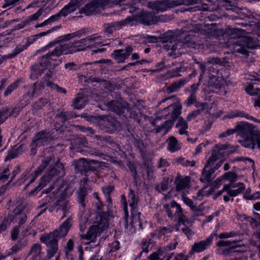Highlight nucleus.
Instances as JSON below:
<instances>
[{
  "label": "nucleus",
  "instance_id": "obj_1",
  "mask_svg": "<svg viewBox=\"0 0 260 260\" xmlns=\"http://www.w3.org/2000/svg\"><path fill=\"white\" fill-rule=\"evenodd\" d=\"M96 39V37L92 35L80 40H74L73 42L56 46L53 51L48 52L39 58L38 64L45 70L48 66H51V61L57 60L58 57L62 54L68 55L84 51L87 48L90 47L89 43L93 42Z\"/></svg>",
  "mask_w": 260,
  "mask_h": 260
},
{
  "label": "nucleus",
  "instance_id": "obj_2",
  "mask_svg": "<svg viewBox=\"0 0 260 260\" xmlns=\"http://www.w3.org/2000/svg\"><path fill=\"white\" fill-rule=\"evenodd\" d=\"M123 9L131 14L132 16H127L125 19L118 22L120 27L125 26H132L138 23L150 26L158 21V17L154 13L144 11L133 5H125Z\"/></svg>",
  "mask_w": 260,
  "mask_h": 260
},
{
  "label": "nucleus",
  "instance_id": "obj_3",
  "mask_svg": "<svg viewBox=\"0 0 260 260\" xmlns=\"http://www.w3.org/2000/svg\"><path fill=\"white\" fill-rule=\"evenodd\" d=\"M72 225V218H68L61 223L58 229L41 235L40 242L45 244L48 248L47 256L48 258H52L57 253L58 250L59 239L67 235Z\"/></svg>",
  "mask_w": 260,
  "mask_h": 260
},
{
  "label": "nucleus",
  "instance_id": "obj_4",
  "mask_svg": "<svg viewBox=\"0 0 260 260\" xmlns=\"http://www.w3.org/2000/svg\"><path fill=\"white\" fill-rule=\"evenodd\" d=\"M237 133L243 139L239 141L243 147L260 149V131L254 129L253 124L242 121L236 125Z\"/></svg>",
  "mask_w": 260,
  "mask_h": 260
},
{
  "label": "nucleus",
  "instance_id": "obj_5",
  "mask_svg": "<svg viewBox=\"0 0 260 260\" xmlns=\"http://www.w3.org/2000/svg\"><path fill=\"white\" fill-rule=\"evenodd\" d=\"M81 117L90 122H97L99 128L105 133L113 134L121 129L120 122L116 118L111 116H95L83 113Z\"/></svg>",
  "mask_w": 260,
  "mask_h": 260
},
{
  "label": "nucleus",
  "instance_id": "obj_6",
  "mask_svg": "<svg viewBox=\"0 0 260 260\" xmlns=\"http://www.w3.org/2000/svg\"><path fill=\"white\" fill-rule=\"evenodd\" d=\"M46 86L58 93L66 94L67 92L65 88L59 86L49 80L43 79L40 82H36L27 87L26 93L22 96V101H24L26 104L29 103L34 97L39 96Z\"/></svg>",
  "mask_w": 260,
  "mask_h": 260
},
{
  "label": "nucleus",
  "instance_id": "obj_7",
  "mask_svg": "<svg viewBox=\"0 0 260 260\" xmlns=\"http://www.w3.org/2000/svg\"><path fill=\"white\" fill-rule=\"evenodd\" d=\"M98 107L102 110H105L106 109L111 110L118 115L123 116L125 118L127 117V115L124 113L125 111H127V112L129 113L128 117L139 124H140L142 117H147L145 115L143 114L140 110L128 109L124 106L122 103L116 100H111L105 103L103 106L99 104Z\"/></svg>",
  "mask_w": 260,
  "mask_h": 260
},
{
  "label": "nucleus",
  "instance_id": "obj_8",
  "mask_svg": "<svg viewBox=\"0 0 260 260\" xmlns=\"http://www.w3.org/2000/svg\"><path fill=\"white\" fill-rule=\"evenodd\" d=\"M64 167L59 160L53 165H51L47 169L45 173L41 177L38 185L27 193L28 197L36 196L51 180L58 175L64 173Z\"/></svg>",
  "mask_w": 260,
  "mask_h": 260
},
{
  "label": "nucleus",
  "instance_id": "obj_9",
  "mask_svg": "<svg viewBox=\"0 0 260 260\" xmlns=\"http://www.w3.org/2000/svg\"><path fill=\"white\" fill-rule=\"evenodd\" d=\"M243 29L240 28H235L233 30V35H234V38L239 39L236 42L237 46L240 48L237 50V52L245 55L248 56L249 51L248 49H254L258 46L257 39L251 36H245L241 37Z\"/></svg>",
  "mask_w": 260,
  "mask_h": 260
},
{
  "label": "nucleus",
  "instance_id": "obj_10",
  "mask_svg": "<svg viewBox=\"0 0 260 260\" xmlns=\"http://www.w3.org/2000/svg\"><path fill=\"white\" fill-rule=\"evenodd\" d=\"M124 0H91L83 7L79 9V14L85 16H91L95 13L100 12L101 9L105 7H113L121 5Z\"/></svg>",
  "mask_w": 260,
  "mask_h": 260
},
{
  "label": "nucleus",
  "instance_id": "obj_11",
  "mask_svg": "<svg viewBox=\"0 0 260 260\" xmlns=\"http://www.w3.org/2000/svg\"><path fill=\"white\" fill-rule=\"evenodd\" d=\"M201 0H162L149 2V7L157 12H163L168 9L180 5L190 6L200 3Z\"/></svg>",
  "mask_w": 260,
  "mask_h": 260
},
{
  "label": "nucleus",
  "instance_id": "obj_12",
  "mask_svg": "<svg viewBox=\"0 0 260 260\" xmlns=\"http://www.w3.org/2000/svg\"><path fill=\"white\" fill-rule=\"evenodd\" d=\"M99 162L92 160L88 162L86 158H80L75 164V170L81 175L88 176L92 173L97 174L100 172V166Z\"/></svg>",
  "mask_w": 260,
  "mask_h": 260
},
{
  "label": "nucleus",
  "instance_id": "obj_13",
  "mask_svg": "<svg viewBox=\"0 0 260 260\" xmlns=\"http://www.w3.org/2000/svg\"><path fill=\"white\" fill-rule=\"evenodd\" d=\"M164 209L166 211L167 216L171 220L178 219L179 222H182L183 216V210L181 205L175 200L171 201L170 204H166L163 206Z\"/></svg>",
  "mask_w": 260,
  "mask_h": 260
},
{
  "label": "nucleus",
  "instance_id": "obj_14",
  "mask_svg": "<svg viewBox=\"0 0 260 260\" xmlns=\"http://www.w3.org/2000/svg\"><path fill=\"white\" fill-rule=\"evenodd\" d=\"M207 76L209 78V82L211 86L216 88L220 89L223 85L225 82L224 78L222 75L221 71L217 69V66L209 68Z\"/></svg>",
  "mask_w": 260,
  "mask_h": 260
},
{
  "label": "nucleus",
  "instance_id": "obj_15",
  "mask_svg": "<svg viewBox=\"0 0 260 260\" xmlns=\"http://www.w3.org/2000/svg\"><path fill=\"white\" fill-rule=\"evenodd\" d=\"M11 216L13 217V222L15 220L19 226L21 227L27 220L28 216L25 211V207L23 205H19L10 212Z\"/></svg>",
  "mask_w": 260,
  "mask_h": 260
},
{
  "label": "nucleus",
  "instance_id": "obj_16",
  "mask_svg": "<svg viewBox=\"0 0 260 260\" xmlns=\"http://www.w3.org/2000/svg\"><path fill=\"white\" fill-rule=\"evenodd\" d=\"M213 241L212 235L207 238L205 240L199 242H194L192 245L191 248L189 252V256H192L194 253H201L208 248Z\"/></svg>",
  "mask_w": 260,
  "mask_h": 260
},
{
  "label": "nucleus",
  "instance_id": "obj_17",
  "mask_svg": "<svg viewBox=\"0 0 260 260\" xmlns=\"http://www.w3.org/2000/svg\"><path fill=\"white\" fill-rule=\"evenodd\" d=\"M134 51L131 46H126L124 49H119L113 51L112 55L113 58L119 63L125 62Z\"/></svg>",
  "mask_w": 260,
  "mask_h": 260
},
{
  "label": "nucleus",
  "instance_id": "obj_18",
  "mask_svg": "<svg viewBox=\"0 0 260 260\" xmlns=\"http://www.w3.org/2000/svg\"><path fill=\"white\" fill-rule=\"evenodd\" d=\"M112 206H110L109 208L107 206V211L103 210V207L102 210L99 211L98 214L97 222L96 224L99 225L100 227H102L105 231L106 230L109 226V218L112 216V211L111 208Z\"/></svg>",
  "mask_w": 260,
  "mask_h": 260
},
{
  "label": "nucleus",
  "instance_id": "obj_19",
  "mask_svg": "<svg viewBox=\"0 0 260 260\" xmlns=\"http://www.w3.org/2000/svg\"><path fill=\"white\" fill-rule=\"evenodd\" d=\"M104 231L102 227L99 226L96 224H94L89 228L86 234L82 235V238L89 240L91 242H94L96 238Z\"/></svg>",
  "mask_w": 260,
  "mask_h": 260
},
{
  "label": "nucleus",
  "instance_id": "obj_20",
  "mask_svg": "<svg viewBox=\"0 0 260 260\" xmlns=\"http://www.w3.org/2000/svg\"><path fill=\"white\" fill-rule=\"evenodd\" d=\"M216 246L217 247L215 250L216 253L224 257L234 256L235 255H238L242 253V250L234 249V246Z\"/></svg>",
  "mask_w": 260,
  "mask_h": 260
},
{
  "label": "nucleus",
  "instance_id": "obj_21",
  "mask_svg": "<svg viewBox=\"0 0 260 260\" xmlns=\"http://www.w3.org/2000/svg\"><path fill=\"white\" fill-rule=\"evenodd\" d=\"M131 221L128 222V226H131L133 228H136L139 226L140 229L143 228V220L141 217L143 216L142 213L138 212L137 209L131 210Z\"/></svg>",
  "mask_w": 260,
  "mask_h": 260
},
{
  "label": "nucleus",
  "instance_id": "obj_22",
  "mask_svg": "<svg viewBox=\"0 0 260 260\" xmlns=\"http://www.w3.org/2000/svg\"><path fill=\"white\" fill-rule=\"evenodd\" d=\"M59 28V26H54L52 27L51 29H48L46 31L41 32L38 34H36L35 35H32L30 37H28L26 39V41L24 44L23 45L24 46V47H26V49H27L30 45L32 44L39 38L46 36L48 34L54 31L57 30Z\"/></svg>",
  "mask_w": 260,
  "mask_h": 260
},
{
  "label": "nucleus",
  "instance_id": "obj_23",
  "mask_svg": "<svg viewBox=\"0 0 260 260\" xmlns=\"http://www.w3.org/2000/svg\"><path fill=\"white\" fill-rule=\"evenodd\" d=\"M51 139V135L49 132L41 131L36 133L34 139L32 140L38 146H45Z\"/></svg>",
  "mask_w": 260,
  "mask_h": 260
},
{
  "label": "nucleus",
  "instance_id": "obj_24",
  "mask_svg": "<svg viewBox=\"0 0 260 260\" xmlns=\"http://www.w3.org/2000/svg\"><path fill=\"white\" fill-rule=\"evenodd\" d=\"M78 116H79L73 111H58L56 115V118L63 123L67 122L68 120Z\"/></svg>",
  "mask_w": 260,
  "mask_h": 260
},
{
  "label": "nucleus",
  "instance_id": "obj_25",
  "mask_svg": "<svg viewBox=\"0 0 260 260\" xmlns=\"http://www.w3.org/2000/svg\"><path fill=\"white\" fill-rule=\"evenodd\" d=\"M88 102V97L83 93L78 94L72 105L74 109H81Z\"/></svg>",
  "mask_w": 260,
  "mask_h": 260
},
{
  "label": "nucleus",
  "instance_id": "obj_26",
  "mask_svg": "<svg viewBox=\"0 0 260 260\" xmlns=\"http://www.w3.org/2000/svg\"><path fill=\"white\" fill-rule=\"evenodd\" d=\"M190 179L189 176H185L182 178L180 174H178L175 178L176 188L177 190H181L186 188L189 184Z\"/></svg>",
  "mask_w": 260,
  "mask_h": 260
},
{
  "label": "nucleus",
  "instance_id": "obj_27",
  "mask_svg": "<svg viewBox=\"0 0 260 260\" xmlns=\"http://www.w3.org/2000/svg\"><path fill=\"white\" fill-rule=\"evenodd\" d=\"M54 158L53 154L52 153H49L48 155L44 156L43 159L42 160L41 164L37 168L36 170L40 173L42 174L43 171L50 166L51 165H53V160Z\"/></svg>",
  "mask_w": 260,
  "mask_h": 260
},
{
  "label": "nucleus",
  "instance_id": "obj_28",
  "mask_svg": "<svg viewBox=\"0 0 260 260\" xmlns=\"http://www.w3.org/2000/svg\"><path fill=\"white\" fill-rule=\"evenodd\" d=\"M209 167H211V166H206L205 164L203 169L201 177L200 178V181L202 183H205L206 182L210 183L211 181L212 175L214 172V170L211 168L208 169Z\"/></svg>",
  "mask_w": 260,
  "mask_h": 260
},
{
  "label": "nucleus",
  "instance_id": "obj_29",
  "mask_svg": "<svg viewBox=\"0 0 260 260\" xmlns=\"http://www.w3.org/2000/svg\"><path fill=\"white\" fill-rule=\"evenodd\" d=\"M216 246L234 247V249L244 246L241 240H220L216 243Z\"/></svg>",
  "mask_w": 260,
  "mask_h": 260
},
{
  "label": "nucleus",
  "instance_id": "obj_30",
  "mask_svg": "<svg viewBox=\"0 0 260 260\" xmlns=\"http://www.w3.org/2000/svg\"><path fill=\"white\" fill-rule=\"evenodd\" d=\"M188 81L189 79L186 78L174 82L168 87V90L170 93L176 92L182 88Z\"/></svg>",
  "mask_w": 260,
  "mask_h": 260
},
{
  "label": "nucleus",
  "instance_id": "obj_31",
  "mask_svg": "<svg viewBox=\"0 0 260 260\" xmlns=\"http://www.w3.org/2000/svg\"><path fill=\"white\" fill-rule=\"evenodd\" d=\"M182 105L179 103H175L171 105L168 107V108L172 109V111L171 113V119L175 122L177 119H179L180 115L181 114Z\"/></svg>",
  "mask_w": 260,
  "mask_h": 260
},
{
  "label": "nucleus",
  "instance_id": "obj_32",
  "mask_svg": "<svg viewBox=\"0 0 260 260\" xmlns=\"http://www.w3.org/2000/svg\"><path fill=\"white\" fill-rule=\"evenodd\" d=\"M13 217L11 216L10 212L4 217L0 223V232L2 233L7 231L8 229L13 222Z\"/></svg>",
  "mask_w": 260,
  "mask_h": 260
},
{
  "label": "nucleus",
  "instance_id": "obj_33",
  "mask_svg": "<svg viewBox=\"0 0 260 260\" xmlns=\"http://www.w3.org/2000/svg\"><path fill=\"white\" fill-rule=\"evenodd\" d=\"M114 190V187L112 185H107L102 187V191L106 197V202L107 203V207L108 208L110 206H112V199L111 197L112 192Z\"/></svg>",
  "mask_w": 260,
  "mask_h": 260
},
{
  "label": "nucleus",
  "instance_id": "obj_34",
  "mask_svg": "<svg viewBox=\"0 0 260 260\" xmlns=\"http://www.w3.org/2000/svg\"><path fill=\"white\" fill-rule=\"evenodd\" d=\"M44 68H42L38 64H35L31 67V74L30 78L32 80H36L44 73Z\"/></svg>",
  "mask_w": 260,
  "mask_h": 260
},
{
  "label": "nucleus",
  "instance_id": "obj_35",
  "mask_svg": "<svg viewBox=\"0 0 260 260\" xmlns=\"http://www.w3.org/2000/svg\"><path fill=\"white\" fill-rule=\"evenodd\" d=\"M174 122L171 119L166 120L162 124L157 126L155 128V133H159L164 129V134H167L171 129Z\"/></svg>",
  "mask_w": 260,
  "mask_h": 260
},
{
  "label": "nucleus",
  "instance_id": "obj_36",
  "mask_svg": "<svg viewBox=\"0 0 260 260\" xmlns=\"http://www.w3.org/2000/svg\"><path fill=\"white\" fill-rule=\"evenodd\" d=\"M162 43H176L177 40L176 34L172 30H168L163 34L160 38Z\"/></svg>",
  "mask_w": 260,
  "mask_h": 260
},
{
  "label": "nucleus",
  "instance_id": "obj_37",
  "mask_svg": "<svg viewBox=\"0 0 260 260\" xmlns=\"http://www.w3.org/2000/svg\"><path fill=\"white\" fill-rule=\"evenodd\" d=\"M224 156L223 154L219 151L214 149L211 156L209 157L208 159L206 162V166H212L214 162L216 161L220 158Z\"/></svg>",
  "mask_w": 260,
  "mask_h": 260
},
{
  "label": "nucleus",
  "instance_id": "obj_38",
  "mask_svg": "<svg viewBox=\"0 0 260 260\" xmlns=\"http://www.w3.org/2000/svg\"><path fill=\"white\" fill-rule=\"evenodd\" d=\"M127 197L131 210L136 209L138 202V197L136 196L135 191L132 189H129Z\"/></svg>",
  "mask_w": 260,
  "mask_h": 260
},
{
  "label": "nucleus",
  "instance_id": "obj_39",
  "mask_svg": "<svg viewBox=\"0 0 260 260\" xmlns=\"http://www.w3.org/2000/svg\"><path fill=\"white\" fill-rule=\"evenodd\" d=\"M175 127L176 128L180 127V129H179V134L180 135L187 134L188 132L186 131V129L188 128V124L182 117L179 118L178 122L176 124Z\"/></svg>",
  "mask_w": 260,
  "mask_h": 260
},
{
  "label": "nucleus",
  "instance_id": "obj_40",
  "mask_svg": "<svg viewBox=\"0 0 260 260\" xmlns=\"http://www.w3.org/2000/svg\"><path fill=\"white\" fill-rule=\"evenodd\" d=\"M24 246L22 239H19L17 241V243L13 245L8 251H7V255L11 256L14 254H16L20 250H21L23 247Z\"/></svg>",
  "mask_w": 260,
  "mask_h": 260
},
{
  "label": "nucleus",
  "instance_id": "obj_41",
  "mask_svg": "<svg viewBox=\"0 0 260 260\" xmlns=\"http://www.w3.org/2000/svg\"><path fill=\"white\" fill-rule=\"evenodd\" d=\"M10 166L0 167V184L6 182L10 176Z\"/></svg>",
  "mask_w": 260,
  "mask_h": 260
},
{
  "label": "nucleus",
  "instance_id": "obj_42",
  "mask_svg": "<svg viewBox=\"0 0 260 260\" xmlns=\"http://www.w3.org/2000/svg\"><path fill=\"white\" fill-rule=\"evenodd\" d=\"M50 101L48 98H40L36 101L32 105V109L39 110L45 107L46 105H50Z\"/></svg>",
  "mask_w": 260,
  "mask_h": 260
},
{
  "label": "nucleus",
  "instance_id": "obj_43",
  "mask_svg": "<svg viewBox=\"0 0 260 260\" xmlns=\"http://www.w3.org/2000/svg\"><path fill=\"white\" fill-rule=\"evenodd\" d=\"M22 82L21 78L17 79L15 81L9 85L4 92V95L7 97L10 95L15 90H16L20 85Z\"/></svg>",
  "mask_w": 260,
  "mask_h": 260
},
{
  "label": "nucleus",
  "instance_id": "obj_44",
  "mask_svg": "<svg viewBox=\"0 0 260 260\" xmlns=\"http://www.w3.org/2000/svg\"><path fill=\"white\" fill-rule=\"evenodd\" d=\"M178 243L177 242L175 243H170L168 245L160 247L157 252L160 256H162L164 254L167 253L168 252L172 251L176 248Z\"/></svg>",
  "mask_w": 260,
  "mask_h": 260
},
{
  "label": "nucleus",
  "instance_id": "obj_45",
  "mask_svg": "<svg viewBox=\"0 0 260 260\" xmlns=\"http://www.w3.org/2000/svg\"><path fill=\"white\" fill-rule=\"evenodd\" d=\"M168 141V144L167 149L169 152L174 153L179 150V148L177 147L178 140L175 137H170Z\"/></svg>",
  "mask_w": 260,
  "mask_h": 260
},
{
  "label": "nucleus",
  "instance_id": "obj_46",
  "mask_svg": "<svg viewBox=\"0 0 260 260\" xmlns=\"http://www.w3.org/2000/svg\"><path fill=\"white\" fill-rule=\"evenodd\" d=\"M42 249V246L40 244L35 243L32 245L28 255L32 254V259L35 260L40 255Z\"/></svg>",
  "mask_w": 260,
  "mask_h": 260
},
{
  "label": "nucleus",
  "instance_id": "obj_47",
  "mask_svg": "<svg viewBox=\"0 0 260 260\" xmlns=\"http://www.w3.org/2000/svg\"><path fill=\"white\" fill-rule=\"evenodd\" d=\"M87 194V187L85 186L80 187L79 190L78 192V202L83 207L85 205V199Z\"/></svg>",
  "mask_w": 260,
  "mask_h": 260
},
{
  "label": "nucleus",
  "instance_id": "obj_48",
  "mask_svg": "<svg viewBox=\"0 0 260 260\" xmlns=\"http://www.w3.org/2000/svg\"><path fill=\"white\" fill-rule=\"evenodd\" d=\"M164 48L169 51L171 50V52L168 53V55L170 57H172L175 58L177 57V54L175 53V51L177 49L176 43H163Z\"/></svg>",
  "mask_w": 260,
  "mask_h": 260
},
{
  "label": "nucleus",
  "instance_id": "obj_49",
  "mask_svg": "<svg viewBox=\"0 0 260 260\" xmlns=\"http://www.w3.org/2000/svg\"><path fill=\"white\" fill-rule=\"evenodd\" d=\"M26 49V47H24L23 45H16L15 49L12 51V52L11 53L5 55V57H6L7 59L14 58L21 52H23Z\"/></svg>",
  "mask_w": 260,
  "mask_h": 260
},
{
  "label": "nucleus",
  "instance_id": "obj_50",
  "mask_svg": "<svg viewBox=\"0 0 260 260\" xmlns=\"http://www.w3.org/2000/svg\"><path fill=\"white\" fill-rule=\"evenodd\" d=\"M21 153L19 148L9 150L7 155L5 158V161L11 160L16 158Z\"/></svg>",
  "mask_w": 260,
  "mask_h": 260
},
{
  "label": "nucleus",
  "instance_id": "obj_51",
  "mask_svg": "<svg viewBox=\"0 0 260 260\" xmlns=\"http://www.w3.org/2000/svg\"><path fill=\"white\" fill-rule=\"evenodd\" d=\"M182 200L183 202L188 206L190 209L194 212H201L202 211L199 207L196 205H194L193 202L192 200L187 197H182Z\"/></svg>",
  "mask_w": 260,
  "mask_h": 260
},
{
  "label": "nucleus",
  "instance_id": "obj_52",
  "mask_svg": "<svg viewBox=\"0 0 260 260\" xmlns=\"http://www.w3.org/2000/svg\"><path fill=\"white\" fill-rule=\"evenodd\" d=\"M84 34V30L83 29H80L71 34H68L63 36H61L60 38H63V40H64L66 42L76 37L80 38L81 36Z\"/></svg>",
  "mask_w": 260,
  "mask_h": 260
},
{
  "label": "nucleus",
  "instance_id": "obj_53",
  "mask_svg": "<svg viewBox=\"0 0 260 260\" xmlns=\"http://www.w3.org/2000/svg\"><path fill=\"white\" fill-rule=\"evenodd\" d=\"M246 93L250 96H255L260 93L259 88H254L252 83H249L245 87Z\"/></svg>",
  "mask_w": 260,
  "mask_h": 260
},
{
  "label": "nucleus",
  "instance_id": "obj_54",
  "mask_svg": "<svg viewBox=\"0 0 260 260\" xmlns=\"http://www.w3.org/2000/svg\"><path fill=\"white\" fill-rule=\"evenodd\" d=\"M224 180L229 181L230 183L235 182L238 178V175L234 172L229 171L222 175Z\"/></svg>",
  "mask_w": 260,
  "mask_h": 260
},
{
  "label": "nucleus",
  "instance_id": "obj_55",
  "mask_svg": "<svg viewBox=\"0 0 260 260\" xmlns=\"http://www.w3.org/2000/svg\"><path fill=\"white\" fill-rule=\"evenodd\" d=\"M21 227L19 225H15L13 227L10 232V239L13 241L19 240L20 237V229Z\"/></svg>",
  "mask_w": 260,
  "mask_h": 260
},
{
  "label": "nucleus",
  "instance_id": "obj_56",
  "mask_svg": "<svg viewBox=\"0 0 260 260\" xmlns=\"http://www.w3.org/2000/svg\"><path fill=\"white\" fill-rule=\"evenodd\" d=\"M41 174L38 172L36 170H35L31 174H29L28 176V179L27 180H29L28 183L25 185L24 189L27 188L31 184L34 183L37 178L40 176Z\"/></svg>",
  "mask_w": 260,
  "mask_h": 260
},
{
  "label": "nucleus",
  "instance_id": "obj_57",
  "mask_svg": "<svg viewBox=\"0 0 260 260\" xmlns=\"http://www.w3.org/2000/svg\"><path fill=\"white\" fill-rule=\"evenodd\" d=\"M197 95H193L192 94H190L189 96L184 101V105L186 107H190L191 105H194L197 102Z\"/></svg>",
  "mask_w": 260,
  "mask_h": 260
},
{
  "label": "nucleus",
  "instance_id": "obj_58",
  "mask_svg": "<svg viewBox=\"0 0 260 260\" xmlns=\"http://www.w3.org/2000/svg\"><path fill=\"white\" fill-rule=\"evenodd\" d=\"M64 68L68 72H73L78 70L80 69V66L74 62H70L65 64Z\"/></svg>",
  "mask_w": 260,
  "mask_h": 260
},
{
  "label": "nucleus",
  "instance_id": "obj_59",
  "mask_svg": "<svg viewBox=\"0 0 260 260\" xmlns=\"http://www.w3.org/2000/svg\"><path fill=\"white\" fill-rule=\"evenodd\" d=\"M105 87L109 92H112L114 90H118L119 89V86L118 85L110 81H106Z\"/></svg>",
  "mask_w": 260,
  "mask_h": 260
},
{
  "label": "nucleus",
  "instance_id": "obj_60",
  "mask_svg": "<svg viewBox=\"0 0 260 260\" xmlns=\"http://www.w3.org/2000/svg\"><path fill=\"white\" fill-rule=\"evenodd\" d=\"M78 129L82 132L86 133L87 136H90L91 137H92L93 135H94V129L89 127L79 125L78 126Z\"/></svg>",
  "mask_w": 260,
  "mask_h": 260
},
{
  "label": "nucleus",
  "instance_id": "obj_61",
  "mask_svg": "<svg viewBox=\"0 0 260 260\" xmlns=\"http://www.w3.org/2000/svg\"><path fill=\"white\" fill-rule=\"evenodd\" d=\"M43 10L42 8H40L38 11L35 14L29 16L26 19L27 21L29 24L31 21H35L38 19L39 17L42 15Z\"/></svg>",
  "mask_w": 260,
  "mask_h": 260
},
{
  "label": "nucleus",
  "instance_id": "obj_62",
  "mask_svg": "<svg viewBox=\"0 0 260 260\" xmlns=\"http://www.w3.org/2000/svg\"><path fill=\"white\" fill-rule=\"evenodd\" d=\"M63 38H60V36L56 38L55 40L49 42L47 45L45 46V48L46 49H49L52 47L55 46L56 44H59L58 46L60 45V43L65 42L64 40H63Z\"/></svg>",
  "mask_w": 260,
  "mask_h": 260
},
{
  "label": "nucleus",
  "instance_id": "obj_63",
  "mask_svg": "<svg viewBox=\"0 0 260 260\" xmlns=\"http://www.w3.org/2000/svg\"><path fill=\"white\" fill-rule=\"evenodd\" d=\"M151 239H144L141 243L142 248L143 249V251L145 253H148L149 252V247L151 244Z\"/></svg>",
  "mask_w": 260,
  "mask_h": 260
},
{
  "label": "nucleus",
  "instance_id": "obj_64",
  "mask_svg": "<svg viewBox=\"0 0 260 260\" xmlns=\"http://www.w3.org/2000/svg\"><path fill=\"white\" fill-rule=\"evenodd\" d=\"M201 79L199 78V81L197 83H194L192 84L190 86V88L186 90V91H188L190 94H192L193 95H197V91L199 89V87L200 86L201 83Z\"/></svg>",
  "mask_w": 260,
  "mask_h": 260
}]
</instances>
